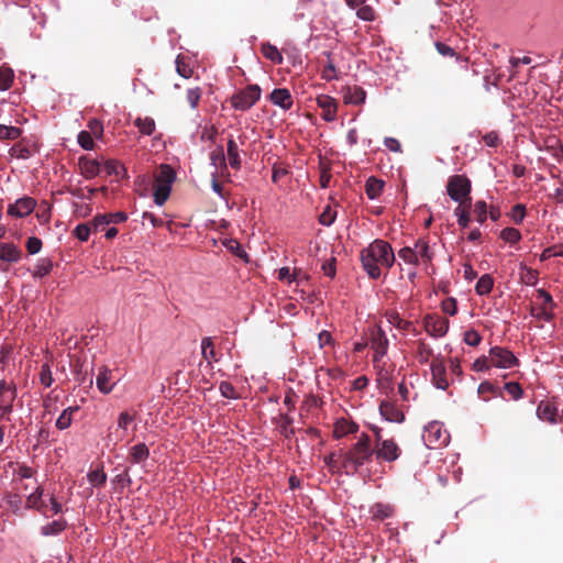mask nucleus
<instances>
[{
    "mask_svg": "<svg viewBox=\"0 0 563 563\" xmlns=\"http://www.w3.org/2000/svg\"><path fill=\"white\" fill-rule=\"evenodd\" d=\"M362 265L367 275L373 279H378L382 275V268L389 269L395 263V254L384 240H375L361 253Z\"/></svg>",
    "mask_w": 563,
    "mask_h": 563,
    "instance_id": "1",
    "label": "nucleus"
},
{
    "mask_svg": "<svg viewBox=\"0 0 563 563\" xmlns=\"http://www.w3.org/2000/svg\"><path fill=\"white\" fill-rule=\"evenodd\" d=\"M373 455L371 438L367 433L362 432L356 442L340 454L342 471L347 475L355 474L360 467L372 460Z\"/></svg>",
    "mask_w": 563,
    "mask_h": 563,
    "instance_id": "2",
    "label": "nucleus"
},
{
    "mask_svg": "<svg viewBox=\"0 0 563 563\" xmlns=\"http://www.w3.org/2000/svg\"><path fill=\"white\" fill-rule=\"evenodd\" d=\"M176 180V173L168 164L159 166L158 172L154 176V202L163 206L169 198L172 186Z\"/></svg>",
    "mask_w": 563,
    "mask_h": 563,
    "instance_id": "3",
    "label": "nucleus"
},
{
    "mask_svg": "<svg viewBox=\"0 0 563 563\" xmlns=\"http://www.w3.org/2000/svg\"><path fill=\"white\" fill-rule=\"evenodd\" d=\"M471 180L465 175H453L446 184V192L449 197L460 205L471 199Z\"/></svg>",
    "mask_w": 563,
    "mask_h": 563,
    "instance_id": "4",
    "label": "nucleus"
},
{
    "mask_svg": "<svg viewBox=\"0 0 563 563\" xmlns=\"http://www.w3.org/2000/svg\"><path fill=\"white\" fill-rule=\"evenodd\" d=\"M422 439L429 449H440L450 442V433L441 422L432 421L424 428Z\"/></svg>",
    "mask_w": 563,
    "mask_h": 563,
    "instance_id": "5",
    "label": "nucleus"
},
{
    "mask_svg": "<svg viewBox=\"0 0 563 563\" xmlns=\"http://www.w3.org/2000/svg\"><path fill=\"white\" fill-rule=\"evenodd\" d=\"M262 90L258 85H250L231 97V106L235 110L246 111L261 98Z\"/></svg>",
    "mask_w": 563,
    "mask_h": 563,
    "instance_id": "6",
    "label": "nucleus"
},
{
    "mask_svg": "<svg viewBox=\"0 0 563 563\" xmlns=\"http://www.w3.org/2000/svg\"><path fill=\"white\" fill-rule=\"evenodd\" d=\"M422 324L424 331L433 339L445 336L450 329L449 319L437 313L426 314Z\"/></svg>",
    "mask_w": 563,
    "mask_h": 563,
    "instance_id": "7",
    "label": "nucleus"
},
{
    "mask_svg": "<svg viewBox=\"0 0 563 563\" xmlns=\"http://www.w3.org/2000/svg\"><path fill=\"white\" fill-rule=\"evenodd\" d=\"M375 459L378 462L393 463L397 461L402 451L394 439H386L373 448Z\"/></svg>",
    "mask_w": 563,
    "mask_h": 563,
    "instance_id": "8",
    "label": "nucleus"
},
{
    "mask_svg": "<svg viewBox=\"0 0 563 563\" xmlns=\"http://www.w3.org/2000/svg\"><path fill=\"white\" fill-rule=\"evenodd\" d=\"M369 346L374 350V366L378 367V364L383 362L388 350V339L379 327H375L371 330Z\"/></svg>",
    "mask_w": 563,
    "mask_h": 563,
    "instance_id": "9",
    "label": "nucleus"
},
{
    "mask_svg": "<svg viewBox=\"0 0 563 563\" xmlns=\"http://www.w3.org/2000/svg\"><path fill=\"white\" fill-rule=\"evenodd\" d=\"M493 367L509 369L518 366L519 361L514 353L503 346H493L489 350Z\"/></svg>",
    "mask_w": 563,
    "mask_h": 563,
    "instance_id": "10",
    "label": "nucleus"
},
{
    "mask_svg": "<svg viewBox=\"0 0 563 563\" xmlns=\"http://www.w3.org/2000/svg\"><path fill=\"white\" fill-rule=\"evenodd\" d=\"M16 398V386L13 383L0 380V418H8L12 412Z\"/></svg>",
    "mask_w": 563,
    "mask_h": 563,
    "instance_id": "11",
    "label": "nucleus"
},
{
    "mask_svg": "<svg viewBox=\"0 0 563 563\" xmlns=\"http://www.w3.org/2000/svg\"><path fill=\"white\" fill-rule=\"evenodd\" d=\"M135 420V416L129 411L120 412L117 420V430L114 432V438H112V433L108 434V440L117 445L120 441H123L129 434V428Z\"/></svg>",
    "mask_w": 563,
    "mask_h": 563,
    "instance_id": "12",
    "label": "nucleus"
},
{
    "mask_svg": "<svg viewBox=\"0 0 563 563\" xmlns=\"http://www.w3.org/2000/svg\"><path fill=\"white\" fill-rule=\"evenodd\" d=\"M36 207V201L32 197H22L9 205L7 213L13 218H24L31 214Z\"/></svg>",
    "mask_w": 563,
    "mask_h": 563,
    "instance_id": "13",
    "label": "nucleus"
},
{
    "mask_svg": "<svg viewBox=\"0 0 563 563\" xmlns=\"http://www.w3.org/2000/svg\"><path fill=\"white\" fill-rule=\"evenodd\" d=\"M14 468V477H13V490L19 493H24L29 490L31 486L29 483H24V481H31L34 476V470L25 464H15Z\"/></svg>",
    "mask_w": 563,
    "mask_h": 563,
    "instance_id": "14",
    "label": "nucleus"
},
{
    "mask_svg": "<svg viewBox=\"0 0 563 563\" xmlns=\"http://www.w3.org/2000/svg\"><path fill=\"white\" fill-rule=\"evenodd\" d=\"M537 417L550 424H556L560 421L558 406L549 400H542L537 407Z\"/></svg>",
    "mask_w": 563,
    "mask_h": 563,
    "instance_id": "15",
    "label": "nucleus"
},
{
    "mask_svg": "<svg viewBox=\"0 0 563 563\" xmlns=\"http://www.w3.org/2000/svg\"><path fill=\"white\" fill-rule=\"evenodd\" d=\"M432 382L437 388L445 390L449 386L446 378V368L443 361L439 357L434 358L431 363Z\"/></svg>",
    "mask_w": 563,
    "mask_h": 563,
    "instance_id": "16",
    "label": "nucleus"
},
{
    "mask_svg": "<svg viewBox=\"0 0 563 563\" xmlns=\"http://www.w3.org/2000/svg\"><path fill=\"white\" fill-rule=\"evenodd\" d=\"M29 489H33L34 492L29 494L26 497V507L31 509H37L43 512V515L48 516L49 510L46 504L43 501V489L37 485L35 481H33L32 485Z\"/></svg>",
    "mask_w": 563,
    "mask_h": 563,
    "instance_id": "17",
    "label": "nucleus"
},
{
    "mask_svg": "<svg viewBox=\"0 0 563 563\" xmlns=\"http://www.w3.org/2000/svg\"><path fill=\"white\" fill-rule=\"evenodd\" d=\"M379 413L388 422L400 423L405 420L404 412L391 401H382Z\"/></svg>",
    "mask_w": 563,
    "mask_h": 563,
    "instance_id": "18",
    "label": "nucleus"
},
{
    "mask_svg": "<svg viewBox=\"0 0 563 563\" xmlns=\"http://www.w3.org/2000/svg\"><path fill=\"white\" fill-rule=\"evenodd\" d=\"M412 249L420 264L428 266L432 263L434 257V251L427 240L419 239L418 241H416Z\"/></svg>",
    "mask_w": 563,
    "mask_h": 563,
    "instance_id": "19",
    "label": "nucleus"
},
{
    "mask_svg": "<svg viewBox=\"0 0 563 563\" xmlns=\"http://www.w3.org/2000/svg\"><path fill=\"white\" fill-rule=\"evenodd\" d=\"M78 167H79L80 174L86 179H92L100 173L101 164L99 161H97L95 158L81 156L78 159Z\"/></svg>",
    "mask_w": 563,
    "mask_h": 563,
    "instance_id": "20",
    "label": "nucleus"
},
{
    "mask_svg": "<svg viewBox=\"0 0 563 563\" xmlns=\"http://www.w3.org/2000/svg\"><path fill=\"white\" fill-rule=\"evenodd\" d=\"M96 386L101 394L108 395L114 388L112 383V372L107 366H101L96 377Z\"/></svg>",
    "mask_w": 563,
    "mask_h": 563,
    "instance_id": "21",
    "label": "nucleus"
},
{
    "mask_svg": "<svg viewBox=\"0 0 563 563\" xmlns=\"http://www.w3.org/2000/svg\"><path fill=\"white\" fill-rule=\"evenodd\" d=\"M358 431V424L347 418H340L334 422L333 435L336 439L354 434Z\"/></svg>",
    "mask_w": 563,
    "mask_h": 563,
    "instance_id": "22",
    "label": "nucleus"
},
{
    "mask_svg": "<svg viewBox=\"0 0 563 563\" xmlns=\"http://www.w3.org/2000/svg\"><path fill=\"white\" fill-rule=\"evenodd\" d=\"M343 101L346 104H360L365 101L366 92L358 86H345L341 90Z\"/></svg>",
    "mask_w": 563,
    "mask_h": 563,
    "instance_id": "23",
    "label": "nucleus"
},
{
    "mask_svg": "<svg viewBox=\"0 0 563 563\" xmlns=\"http://www.w3.org/2000/svg\"><path fill=\"white\" fill-rule=\"evenodd\" d=\"M269 99L273 104L278 106L284 110H289L294 104L292 97L286 88L274 89L271 92Z\"/></svg>",
    "mask_w": 563,
    "mask_h": 563,
    "instance_id": "24",
    "label": "nucleus"
},
{
    "mask_svg": "<svg viewBox=\"0 0 563 563\" xmlns=\"http://www.w3.org/2000/svg\"><path fill=\"white\" fill-rule=\"evenodd\" d=\"M318 106L323 110V119L333 121L336 115V102L333 98L322 95L317 98Z\"/></svg>",
    "mask_w": 563,
    "mask_h": 563,
    "instance_id": "25",
    "label": "nucleus"
},
{
    "mask_svg": "<svg viewBox=\"0 0 563 563\" xmlns=\"http://www.w3.org/2000/svg\"><path fill=\"white\" fill-rule=\"evenodd\" d=\"M398 256H399V258H400L404 263H406V264H408V265H410V266L412 267V268H411V271L408 273V275H409V278H410V279H413V278L416 277V275H417V273H416V269H415V268H416L418 265H420V263H419V261H418V258H417V256H416V253H415L413 249H412V247H410V246H405V247H402V249H400V250H399V252H398Z\"/></svg>",
    "mask_w": 563,
    "mask_h": 563,
    "instance_id": "26",
    "label": "nucleus"
},
{
    "mask_svg": "<svg viewBox=\"0 0 563 563\" xmlns=\"http://www.w3.org/2000/svg\"><path fill=\"white\" fill-rule=\"evenodd\" d=\"M36 146L35 145H32V144H27V143H24V142H20V143H16L14 144L10 151H9V154L11 157L13 158H18V159H27L30 158L35 152H36Z\"/></svg>",
    "mask_w": 563,
    "mask_h": 563,
    "instance_id": "27",
    "label": "nucleus"
},
{
    "mask_svg": "<svg viewBox=\"0 0 563 563\" xmlns=\"http://www.w3.org/2000/svg\"><path fill=\"white\" fill-rule=\"evenodd\" d=\"M21 257V251L12 243L0 244V260L9 263H15Z\"/></svg>",
    "mask_w": 563,
    "mask_h": 563,
    "instance_id": "28",
    "label": "nucleus"
},
{
    "mask_svg": "<svg viewBox=\"0 0 563 563\" xmlns=\"http://www.w3.org/2000/svg\"><path fill=\"white\" fill-rule=\"evenodd\" d=\"M103 169L108 175H113L118 179L126 177V168L117 159H108L103 163Z\"/></svg>",
    "mask_w": 563,
    "mask_h": 563,
    "instance_id": "29",
    "label": "nucleus"
},
{
    "mask_svg": "<svg viewBox=\"0 0 563 563\" xmlns=\"http://www.w3.org/2000/svg\"><path fill=\"white\" fill-rule=\"evenodd\" d=\"M78 410H79L78 406L67 407L66 409H64L56 420V423H55L56 428L58 430L68 429L73 423L74 412H76Z\"/></svg>",
    "mask_w": 563,
    "mask_h": 563,
    "instance_id": "30",
    "label": "nucleus"
},
{
    "mask_svg": "<svg viewBox=\"0 0 563 563\" xmlns=\"http://www.w3.org/2000/svg\"><path fill=\"white\" fill-rule=\"evenodd\" d=\"M150 456V450L145 443H137L130 449V459L134 464H139Z\"/></svg>",
    "mask_w": 563,
    "mask_h": 563,
    "instance_id": "31",
    "label": "nucleus"
},
{
    "mask_svg": "<svg viewBox=\"0 0 563 563\" xmlns=\"http://www.w3.org/2000/svg\"><path fill=\"white\" fill-rule=\"evenodd\" d=\"M383 188H384V181L378 178L369 177L366 180L365 191H366L367 197L372 200L376 199L382 194Z\"/></svg>",
    "mask_w": 563,
    "mask_h": 563,
    "instance_id": "32",
    "label": "nucleus"
},
{
    "mask_svg": "<svg viewBox=\"0 0 563 563\" xmlns=\"http://www.w3.org/2000/svg\"><path fill=\"white\" fill-rule=\"evenodd\" d=\"M227 152L230 166L234 169H239L241 167V158L239 146L233 139H229Z\"/></svg>",
    "mask_w": 563,
    "mask_h": 563,
    "instance_id": "33",
    "label": "nucleus"
},
{
    "mask_svg": "<svg viewBox=\"0 0 563 563\" xmlns=\"http://www.w3.org/2000/svg\"><path fill=\"white\" fill-rule=\"evenodd\" d=\"M494 287V278L489 274L479 277L475 285V291L479 296L488 295Z\"/></svg>",
    "mask_w": 563,
    "mask_h": 563,
    "instance_id": "34",
    "label": "nucleus"
},
{
    "mask_svg": "<svg viewBox=\"0 0 563 563\" xmlns=\"http://www.w3.org/2000/svg\"><path fill=\"white\" fill-rule=\"evenodd\" d=\"M134 125L143 135H152L156 129L155 121L150 117L136 118L134 121Z\"/></svg>",
    "mask_w": 563,
    "mask_h": 563,
    "instance_id": "35",
    "label": "nucleus"
},
{
    "mask_svg": "<svg viewBox=\"0 0 563 563\" xmlns=\"http://www.w3.org/2000/svg\"><path fill=\"white\" fill-rule=\"evenodd\" d=\"M52 269H53L52 260H49L47 257L40 258L34 266L32 275L35 278H42V277L48 275L52 272Z\"/></svg>",
    "mask_w": 563,
    "mask_h": 563,
    "instance_id": "36",
    "label": "nucleus"
},
{
    "mask_svg": "<svg viewBox=\"0 0 563 563\" xmlns=\"http://www.w3.org/2000/svg\"><path fill=\"white\" fill-rule=\"evenodd\" d=\"M417 358L421 364H426L430 361L433 355L432 347L423 340L417 342Z\"/></svg>",
    "mask_w": 563,
    "mask_h": 563,
    "instance_id": "37",
    "label": "nucleus"
},
{
    "mask_svg": "<svg viewBox=\"0 0 563 563\" xmlns=\"http://www.w3.org/2000/svg\"><path fill=\"white\" fill-rule=\"evenodd\" d=\"M262 54L265 58L272 60L274 64H280L283 62L282 53L278 48L269 43L262 45Z\"/></svg>",
    "mask_w": 563,
    "mask_h": 563,
    "instance_id": "38",
    "label": "nucleus"
},
{
    "mask_svg": "<svg viewBox=\"0 0 563 563\" xmlns=\"http://www.w3.org/2000/svg\"><path fill=\"white\" fill-rule=\"evenodd\" d=\"M373 519L375 520H384L389 518L394 514V508L390 505L386 504H376L372 508Z\"/></svg>",
    "mask_w": 563,
    "mask_h": 563,
    "instance_id": "39",
    "label": "nucleus"
},
{
    "mask_svg": "<svg viewBox=\"0 0 563 563\" xmlns=\"http://www.w3.org/2000/svg\"><path fill=\"white\" fill-rule=\"evenodd\" d=\"M520 279L528 286H534L538 283V272L525 264H520Z\"/></svg>",
    "mask_w": 563,
    "mask_h": 563,
    "instance_id": "40",
    "label": "nucleus"
},
{
    "mask_svg": "<svg viewBox=\"0 0 563 563\" xmlns=\"http://www.w3.org/2000/svg\"><path fill=\"white\" fill-rule=\"evenodd\" d=\"M88 482L95 487H101L107 482V474L102 468L92 470L87 474Z\"/></svg>",
    "mask_w": 563,
    "mask_h": 563,
    "instance_id": "41",
    "label": "nucleus"
},
{
    "mask_svg": "<svg viewBox=\"0 0 563 563\" xmlns=\"http://www.w3.org/2000/svg\"><path fill=\"white\" fill-rule=\"evenodd\" d=\"M500 239L509 244H516L521 240V233L516 228H505L500 231Z\"/></svg>",
    "mask_w": 563,
    "mask_h": 563,
    "instance_id": "42",
    "label": "nucleus"
},
{
    "mask_svg": "<svg viewBox=\"0 0 563 563\" xmlns=\"http://www.w3.org/2000/svg\"><path fill=\"white\" fill-rule=\"evenodd\" d=\"M385 316L387 321L398 329L407 330L410 327V322L401 319L396 310L387 311Z\"/></svg>",
    "mask_w": 563,
    "mask_h": 563,
    "instance_id": "43",
    "label": "nucleus"
},
{
    "mask_svg": "<svg viewBox=\"0 0 563 563\" xmlns=\"http://www.w3.org/2000/svg\"><path fill=\"white\" fill-rule=\"evenodd\" d=\"M201 354L207 362L214 360V345L211 338H203L201 341Z\"/></svg>",
    "mask_w": 563,
    "mask_h": 563,
    "instance_id": "44",
    "label": "nucleus"
},
{
    "mask_svg": "<svg viewBox=\"0 0 563 563\" xmlns=\"http://www.w3.org/2000/svg\"><path fill=\"white\" fill-rule=\"evenodd\" d=\"M66 528L64 520H55L42 527V533L44 536H54L62 532Z\"/></svg>",
    "mask_w": 563,
    "mask_h": 563,
    "instance_id": "45",
    "label": "nucleus"
},
{
    "mask_svg": "<svg viewBox=\"0 0 563 563\" xmlns=\"http://www.w3.org/2000/svg\"><path fill=\"white\" fill-rule=\"evenodd\" d=\"M210 159H211V164L217 169L224 168L225 167V155H224V152H223V147L219 146L214 151H212L211 155H210Z\"/></svg>",
    "mask_w": 563,
    "mask_h": 563,
    "instance_id": "46",
    "label": "nucleus"
},
{
    "mask_svg": "<svg viewBox=\"0 0 563 563\" xmlns=\"http://www.w3.org/2000/svg\"><path fill=\"white\" fill-rule=\"evenodd\" d=\"M93 135L86 130L80 131L77 136L78 144L86 151H90L95 146Z\"/></svg>",
    "mask_w": 563,
    "mask_h": 563,
    "instance_id": "47",
    "label": "nucleus"
},
{
    "mask_svg": "<svg viewBox=\"0 0 563 563\" xmlns=\"http://www.w3.org/2000/svg\"><path fill=\"white\" fill-rule=\"evenodd\" d=\"M21 493H8L5 495V503L13 512H19L22 506Z\"/></svg>",
    "mask_w": 563,
    "mask_h": 563,
    "instance_id": "48",
    "label": "nucleus"
},
{
    "mask_svg": "<svg viewBox=\"0 0 563 563\" xmlns=\"http://www.w3.org/2000/svg\"><path fill=\"white\" fill-rule=\"evenodd\" d=\"M504 388L514 400H519L523 396V389L519 383L508 382L505 384Z\"/></svg>",
    "mask_w": 563,
    "mask_h": 563,
    "instance_id": "49",
    "label": "nucleus"
},
{
    "mask_svg": "<svg viewBox=\"0 0 563 563\" xmlns=\"http://www.w3.org/2000/svg\"><path fill=\"white\" fill-rule=\"evenodd\" d=\"M356 9V15L358 19L367 22H372L376 19V12L371 5L362 4Z\"/></svg>",
    "mask_w": 563,
    "mask_h": 563,
    "instance_id": "50",
    "label": "nucleus"
},
{
    "mask_svg": "<svg viewBox=\"0 0 563 563\" xmlns=\"http://www.w3.org/2000/svg\"><path fill=\"white\" fill-rule=\"evenodd\" d=\"M492 367L493 365L489 354L487 356L477 357L472 364V369L475 372H486L489 371Z\"/></svg>",
    "mask_w": 563,
    "mask_h": 563,
    "instance_id": "51",
    "label": "nucleus"
},
{
    "mask_svg": "<svg viewBox=\"0 0 563 563\" xmlns=\"http://www.w3.org/2000/svg\"><path fill=\"white\" fill-rule=\"evenodd\" d=\"M21 130L16 126L0 125V140H16Z\"/></svg>",
    "mask_w": 563,
    "mask_h": 563,
    "instance_id": "52",
    "label": "nucleus"
},
{
    "mask_svg": "<svg viewBox=\"0 0 563 563\" xmlns=\"http://www.w3.org/2000/svg\"><path fill=\"white\" fill-rule=\"evenodd\" d=\"M92 228L90 223H80L74 229V235L81 242L88 241Z\"/></svg>",
    "mask_w": 563,
    "mask_h": 563,
    "instance_id": "53",
    "label": "nucleus"
},
{
    "mask_svg": "<svg viewBox=\"0 0 563 563\" xmlns=\"http://www.w3.org/2000/svg\"><path fill=\"white\" fill-rule=\"evenodd\" d=\"M53 376H52V369H51V366L48 363H44L42 366H41V372H40V382L41 384L44 386V387H51V385L53 384Z\"/></svg>",
    "mask_w": 563,
    "mask_h": 563,
    "instance_id": "54",
    "label": "nucleus"
},
{
    "mask_svg": "<svg viewBox=\"0 0 563 563\" xmlns=\"http://www.w3.org/2000/svg\"><path fill=\"white\" fill-rule=\"evenodd\" d=\"M474 214L481 224L484 223L487 219V203L483 200H478L474 205Z\"/></svg>",
    "mask_w": 563,
    "mask_h": 563,
    "instance_id": "55",
    "label": "nucleus"
},
{
    "mask_svg": "<svg viewBox=\"0 0 563 563\" xmlns=\"http://www.w3.org/2000/svg\"><path fill=\"white\" fill-rule=\"evenodd\" d=\"M562 257L563 256V245H553L549 246L540 254V261H547L551 257Z\"/></svg>",
    "mask_w": 563,
    "mask_h": 563,
    "instance_id": "56",
    "label": "nucleus"
},
{
    "mask_svg": "<svg viewBox=\"0 0 563 563\" xmlns=\"http://www.w3.org/2000/svg\"><path fill=\"white\" fill-rule=\"evenodd\" d=\"M509 217L515 223L520 224L526 217V207L521 203L514 206L509 212Z\"/></svg>",
    "mask_w": 563,
    "mask_h": 563,
    "instance_id": "57",
    "label": "nucleus"
},
{
    "mask_svg": "<svg viewBox=\"0 0 563 563\" xmlns=\"http://www.w3.org/2000/svg\"><path fill=\"white\" fill-rule=\"evenodd\" d=\"M463 340L470 346H477L482 341V335L478 331L470 329L465 331Z\"/></svg>",
    "mask_w": 563,
    "mask_h": 563,
    "instance_id": "58",
    "label": "nucleus"
},
{
    "mask_svg": "<svg viewBox=\"0 0 563 563\" xmlns=\"http://www.w3.org/2000/svg\"><path fill=\"white\" fill-rule=\"evenodd\" d=\"M324 464L332 473H336L342 470L340 455L336 457L334 453L324 456Z\"/></svg>",
    "mask_w": 563,
    "mask_h": 563,
    "instance_id": "59",
    "label": "nucleus"
},
{
    "mask_svg": "<svg viewBox=\"0 0 563 563\" xmlns=\"http://www.w3.org/2000/svg\"><path fill=\"white\" fill-rule=\"evenodd\" d=\"M498 391V388L496 386H494L490 382H483L479 384L478 388H477V393L478 395L484 399V400H487L488 397L487 395L488 394H497Z\"/></svg>",
    "mask_w": 563,
    "mask_h": 563,
    "instance_id": "60",
    "label": "nucleus"
},
{
    "mask_svg": "<svg viewBox=\"0 0 563 563\" xmlns=\"http://www.w3.org/2000/svg\"><path fill=\"white\" fill-rule=\"evenodd\" d=\"M441 310L449 314L455 316L457 313V303L454 298H446L441 302Z\"/></svg>",
    "mask_w": 563,
    "mask_h": 563,
    "instance_id": "61",
    "label": "nucleus"
},
{
    "mask_svg": "<svg viewBox=\"0 0 563 563\" xmlns=\"http://www.w3.org/2000/svg\"><path fill=\"white\" fill-rule=\"evenodd\" d=\"M219 390L221 395L229 399H235L238 398V393L233 385L229 382H222L220 383Z\"/></svg>",
    "mask_w": 563,
    "mask_h": 563,
    "instance_id": "62",
    "label": "nucleus"
},
{
    "mask_svg": "<svg viewBox=\"0 0 563 563\" xmlns=\"http://www.w3.org/2000/svg\"><path fill=\"white\" fill-rule=\"evenodd\" d=\"M108 224H110V220L107 213L96 216L90 223L93 231L102 230Z\"/></svg>",
    "mask_w": 563,
    "mask_h": 563,
    "instance_id": "63",
    "label": "nucleus"
},
{
    "mask_svg": "<svg viewBox=\"0 0 563 563\" xmlns=\"http://www.w3.org/2000/svg\"><path fill=\"white\" fill-rule=\"evenodd\" d=\"M88 130H86L87 132H90L95 137H101L102 133H103V124L97 120V119H92L88 122Z\"/></svg>",
    "mask_w": 563,
    "mask_h": 563,
    "instance_id": "64",
    "label": "nucleus"
}]
</instances>
